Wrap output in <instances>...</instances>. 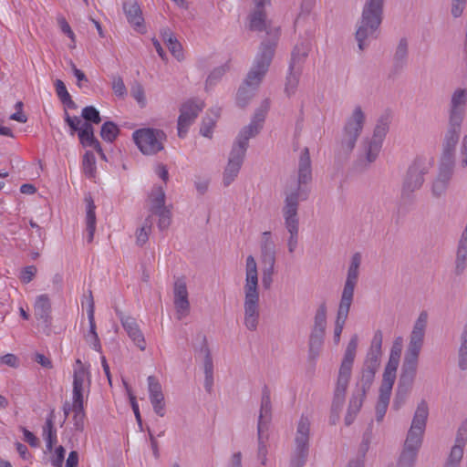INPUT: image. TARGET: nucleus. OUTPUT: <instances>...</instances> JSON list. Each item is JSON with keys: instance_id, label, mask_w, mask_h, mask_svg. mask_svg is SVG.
<instances>
[{"instance_id": "1a4fd4ad", "label": "nucleus", "mask_w": 467, "mask_h": 467, "mask_svg": "<svg viewBox=\"0 0 467 467\" xmlns=\"http://www.w3.org/2000/svg\"><path fill=\"white\" fill-rule=\"evenodd\" d=\"M388 131V119L386 118H380L374 129L372 138L365 140L362 143L364 156L359 158V165L366 169L377 160Z\"/></svg>"}, {"instance_id": "7c9ffc66", "label": "nucleus", "mask_w": 467, "mask_h": 467, "mask_svg": "<svg viewBox=\"0 0 467 467\" xmlns=\"http://www.w3.org/2000/svg\"><path fill=\"white\" fill-rule=\"evenodd\" d=\"M348 382V379L337 378L331 407L332 413H336L337 416L345 402V395Z\"/></svg>"}, {"instance_id": "a878e982", "label": "nucleus", "mask_w": 467, "mask_h": 467, "mask_svg": "<svg viewBox=\"0 0 467 467\" xmlns=\"http://www.w3.org/2000/svg\"><path fill=\"white\" fill-rule=\"evenodd\" d=\"M78 136L82 146L93 148L100 154L101 158L105 159V154L103 153L99 141L94 136V128L90 123H82Z\"/></svg>"}, {"instance_id": "f704fd0d", "label": "nucleus", "mask_w": 467, "mask_h": 467, "mask_svg": "<svg viewBox=\"0 0 467 467\" xmlns=\"http://www.w3.org/2000/svg\"><path fill=\"white\" fill-rule=\"evenodd\" d=\"M351 305L339 303L334 328V341L338 344Z\"/></svg>"}, {"instance_id": "69168bd1", "label": "nucleus", "mask_w": 467, "mask_h": 467, "mask_svg": "<svg viewBox=\"0 0 467 467\" xmlns=\"http://www.w3.org/2000/svg\"><path fill=\"white\" fill-rule=\"evenodd\" d=\"M226 72L225 66L214 68L206 79V87L214 85Z\"/></svg>"}, {"instance_id": "20e7f679", "label": "nucleus", "mask_w": 467, "mask_h": 467, "mask_svg": "<svg viewBox=\"0 0 467 467\" xmlns=\"http://www.w3.org/2000/svg\"><path fill=\"white\" fill-rule=\"evenodd\" d=\"M462 122L448 120L442 142V153L438 163V172L431 182V194L435 198L444 196L451 183L455 171V147L459 141Z\"/></svg>"}, {"instance_id": "c03bdc74", "label": "nucleus", "mask_w": 467, "mask_h": 467, "mask_svg": "<svg viewBox=\"0 0 467 467\" xmlns=\"http://www.w3.org/2000/svg\"><path fill=\"white\" fill-rule=\"evenodd\" d=\"M419 450L404 445L399 459V467H414Z\"/></svg>"}, {"instance_id": "49530a36", "label": "nucleus", "mask_w": 467, "mask_h": 467, "mask_svg": "<svg viewBox=\"0 0 467 467\" xmlns=\"http://www.w3.org/2000/svg\"><path fill=\"white\" fill-rule=\"evenodd\" d=\"M151 228L152 219H150V215H148V217L144 220L142 226L136 232V243L138 245L142 246L147 243L149 235L151 232Z\"/></svg>"}, {"instance_id": "603ef678", "label": "nucleus", "mask_w": 467, "mask_h": 467, "mask_svg": "<svg viewBox=\"0 0 467 467\" xmlns=\"http://www.w3.org/2000/svg\"><path fill=\"white\" fill-rule=\"evenodd\" d=\"M153 215L158 216V228L161 231H164L169 228L171 223V211L168 206L166 208H162L161 211L155 213Z\"/></svg>"}, {"instance_id": "f03ea898", "label": "nucleus", "mask_w": 467, "mask_h": 467, "mask_svg": "<svg viewBox=\"0 0 467 467\" xmlns=\"http://www.w3.org/2000/svg\"><path fill=\"white\" fill-rule=\"evenodd\" d=\"M428 324V313L421 311L414 322L409 337L401 374L392 403V408L399 410L407 401L416 377L419 356L422 349Z\"/></svg>"}, {"instance_id": "aec40b11", "label": "nucleus", "mask_w": 467, "mask_h": 467, "mask_svg": "<svg viewBox=\"0 0 467 467\" xmlns=\"http://www.w3.org/2000/svg\"><path fill=\"white\" fill-rule=\"evenodd\" d=\"M34 316L46 329L50 328L52 324L51 303L47 295L43 294L36 297L34 305Z\"/></svg>"}, {"instance_id": "774afa93", "label": "nucleus", "mask_w": 467, "mask_h": 467, "mask_svg": "<svg viewBox=\"0 0 467 467\" xmlns=\"http://www.w3.org/2000/svg\"><path fill=\"white\" fill-rule=\"evenodd\" d=\"M275 272V265H265V269L263 271L262 283L265 289H268L273 282V275Z\"/></svg>"}, {"instance_id": "b1692460", "label": "nucleus", "mask_w": 467, "mask_h": 467, "mask_svg": "<svg viewBox=\"0 0 467 467\" xmlns=\"http://www.w3.org/2000/svg\"><path fill=\"white\" fill-rule=\"evenodd\" d=\"M265 5H255V9L249 16V19H250L249 27L251 30H254V31L266 30L267 36L265 39H264L262 41V43L264 41H267L270 39L269 32L277 30V32L279 33V28H277V27H275V28L266 27V24H265L266 15L265 12Z\"/></svg>"}, {"instance_id": "c756f323", "label": "nucleus", "mask_w": 467, "mask_h": 467, "mask_svg": "<svg viewBox=\"0 0 467 467\" xmlns=\"http://www.w3.org/2000/svg\"><path fill=\"white\" fill-rule=\"evenodd\" d=\"M348 382V379L337 378L331 407L332 413H336L337 416L345 402V395Z\"/></svg>"}, {"instance_id": "4468645a", "label": "nucleus", "mask_w": 467, "mask_h": 467, "mask_svg": "<svg viewBox=\"0 0 467 467\" xmlns=\"http://www.w3.org/2000/svg\"><path fill=\"white\" fill-rule=\"evenodd\" d=\"M203 107V101L197 99H191L181 106L177 123L178 136L180 138L186 136L189 127L194 122Z\"/></svg>"}, {"instance_id": "e433bc0d", "label": "nucleus", "mask_w": 467, "mask_h": 467, "mask_svg": "<svg viewBox=\"0 0 467 467\" xmlns=\"http://www.w3.org/2000/svg\"><path fill=\"white\" fill-rule=\"evenodd\" d=\"M366 396H361L359 391H355L349 400L347 415L345 417V424L349 426L355 420L357 414L358 413L363 400Z\"/></svg>"}, {"instance_id": "473e14b6", "label": "nucleus", "mask_w": 467, "mask_h": 467, "mask_svg": "<svg viewBox=\"0 0 467 467\" xmlns=\"http://www.w3.org/2000/svg\"><path fill=\"white\" fill-rule=\"evenodd\" d=\"M429 416V406L425 400H421L414 412L410 428L425 431Z\"/></svg>"}, {"instance_id": "8fccbe9b", "label": "nucleus", "mask_w": 467, "mask_h": 467, "mask_svg": "<svg viewBox=\"0 0 467 467\" xmlns=\"http://www.w3.org/2000/svg\"><path fill=\"white\" fill-rule=\"evenodd\" d=\"M81 117L84 119L83 123L99 124L101 121L99 111L94 106H87L82 109Z\"/></svg>"}, {"instance_id": "a18cd8bd", "label": "nucleus", "mask_w": 467, "mask_h": 467, "mask_svg": "<svg viewBox=\"0 0 467 467\" xmlns=\"http://www.w3.org/2000/svg\"><path fill=\"white\" fill-rule=\"evenodd\" d=\"M325 335H309L308 355L310 359H316L323 348Z\"/></svg>"}, {"instance_id": "ddd939ff", "label": "nucleus", "mask_w": 467, "mask_h": 467, "mask_svg": "<svg viewBox=\"0 0 467 467\" xmlns=\"http://www.w3.org/2000/svg\"><path fill=\"white\" fill-rule=\"evenodd\" d=\"M365 122V114L360 106H357L351 116L347 119L344 127L342 139L340 141V150L345 154H349L359 137Z\"/></svg>"}, {"instance_id": "4be33fe9", "label": "nucleus", "mask_w": 467, "mask_h": 467, "mask_svg": "<svg viewBox=\"0 0 467 467\" xmlns=\"http://www.w3.org/2000/svg\"><path fill=\"white\" fill-rule=\"evenodd\" d=\"M400 353L401 348H398V350H390L389 361L385 367L380 386L392 389L396 379L397 368L400 364Z\"/></svg>"}, {"instance_id": "6e6d98bb", "label": "nucleus", "mask_w": 467, "mask_h": 467, "mask_svg": "<svg viewBox=\"0 0 467 467\" xmlns=\"http://www.w3.org/2000/svg\"><path fill=\"white\" fill-rule=\"evenodd\" d=\"M64 119L70 129L71 135L78 132L81 129V124L84 122L78 116L71 117L66 109H64Z\"/></svg>"}, {"instance_id": "cd10ccee", "label": "nucleus", "mask_w": 467, "mask_h": 467, "mask_svg": "<svg viewBox=\"0 0 467 467\" xmlns=\"http://www.w3.org/2000/svg\"><path fill=\"white\" fill-rule=\"evenodd\" d=\"M327 307L325 302H322L316 309L313 324L311 326L310 335H326L327 329Z\"/></svg>"}, {"instance_id": "5701e85b", "label": "nucleus", "mask_w": 467, "mask_h": 467, "mask_svg": "<svg viewBox=\"0 0 467 467\" xmlns=\"http://www.w3.org/2000/svg\"><path fill=\"white\" fill-rule=\"evenodd\" d=\"M174 305L181 316L186 315L189 312L188 291L183 278H178L174 283Z\"/></svg>"}, {"instance_id": "13d9d810", "label": "nucleus", "mask_w": 467, "mask_h": 467, "mask_svg": "<svg viewBox=\"0 0 467 467\" xmlns=\"http://www.w3.org/2000/svg\"><path fill=\"white\" fill-rule=\"evenodd\" d=\"M167 47L169 48L171 55L179 61L184 58L182 47L181 43L174 36L173 38H169V41L166 43Z\"/></svg>"}, {"instance_id": "f8f14e48", "label": "nucleus", "mask_w": 467, "mask_h": 467, "mask_svg": "<svg viewBox=\"0 0 467 467\" xmlns=\"http://www.w3.org/2000/svg\"><path fill=\"white\" fill-rule=\"evenodd\" d=\"M428 172V167L421 159H416L409 167L404 177L400 198L404 202L412 201L413 194L420 190L424 182V175Z\"/></svg>"}, {"instance_id": "4c0bfd02", "label": "nucleus", "mask_w": 467, "mask_h": 467, "mask_svg": "<svg viewBox=\"0 0 467 467\" xmlns=\"http://www.w3.org/2000/svg\"><path fill=\"white\" fill-rule=\"evenodd\" d=\"M391 390L392 389L385 388L383 386H380L379 388V401L376 407V417L378 421L382 420L386 414L389 403Z\"/></svg>"}, {"instance_id": "dca6fc26", "label": "nucleus", "mask_w": 467, "mask_h": 467, "mask_svg": "<svg viewBox=\"0 0 467 467\" xmlns=\"http://www.w3.org/2000/svg\"><path fill=\"white\" fill-rule=\"evenodd\" d=\"M360 265L361 254L359 253H355L350 260V264L347 274V279L345 281L339 303L352 305L355 287L358 280Z\"/></svg>"}, {"instance_id": "6ab92c4d", "label": "nucleus", "mask_w": 467, "mask_h": 467, "mask_svg": "<svg viewBox=\"0 0 467 467\" xmlns=\"http://www.w3.org/2000/svg\"><path fill=\"white\" fill-rule=\"evenodd\" d=\"M271 391L270 389L266 385H265L262 389L261 405L257 423V431L260 433V435L264 433L265 431H267L268 424L271 421Z\"/></svg>"}, {"instance_id": "4d7b16f0", "label": "nucleus", "mask_w": 467, "mask_h": 467, "mask_svg": "<svg viewBox=\"0 0 467 467\" xmlns=\"http://www.w3.org/2000/svg\"><path fill=\"white\" fill-rule=\"evenodd\" d=\"M130 94L140 107H144L146 105L144 88L140 82L135 81L132 84L130 88Z\"/></svg>"}, {"instance_id": "72a5a7b5", "label": "nucleus", "mask_w": 467, "mask_h": 467, "mask_svg": "<svg viewBox=\"0 0 467 467\" xmlns=\"http://www.w3.org/2000/svg\"><path fill=\"white\" fill-rule=\"evenodd\" d=\"M150 200V208L149 212L150 215V219H152V216L155 213H158L162 210V208L168 207L165 205L166 196L164 190L162 187H154L149 196Z\"/></svg>"}, {"instance_id": "de8ad7c7", "label": "nucleus", "mask_w": 467, "mask_h": 467, "mask_svg": "<svg viewBox=\"0 0 467 467\" xmlns=\"http://www.w3.org/2000/svg\"><path fill=\"white\" fill-rule=\"evenodd\" d=\"M119 133V129L112 121H106L102 124L100 130L101 138L108 142H113Z\"/></svg>"}, {"instance_id": "423d86ee", "label": "nucleus", "mask_w": 467, "mask_h": 467, "mask_svg": "<svg viewBox=\"0 0 467 467\" xmlns=\"http://www.w3.org/2000/svg\"><path fill=\"white\" fill-rule=\"evenodd\" d=\"M244 324L250 331H255L259 324V287L257 265L253 255H248L245 265V284L244 286Z\"/></svg>"}, {"instance_id": "37998d69", "label": "nucleus", "mask_w": 467, "mask_h": 467, "mask_svg": "<svg viewBox=\"0 0 467 467\" xmlns=\"http://www.w3.org/2000/svg\"><path fill=\"white\" fill-rule=\"evenodd\" d=\"M302 74V70L300 68L290 69L288 68V74L286 76L285 85V92L290 97L294 95L296 91V88L299 84L300 76Z\"/></svg>"}, {"instance_id": "6e6552de", "label": "nucleus", "mask_w": 467, "mask_h": 467, "mask_svg": "<svg viewBox=\"0 0 467 467\" xmlns=\"http://www.w3.org/2000/svg\"><path fill=\"white\" fill-rule=\"evenodd\" d=\"M382 340V332L377 330L374 333L369 349L363 363L360 378L356 386L355 391H359L361 396H366L367 392L369 390L374 381L376 372L380 366Z\"/></svg>"}, {"instance_id": "393cba45", "label": "nucleus", "mask_w": 467, "mask_h": 467, "mask_svg": "<svg viewBox=\"0 0 467 467\" xmlns=\"http://www.w3.org/2000/svg\"><path fill=\"white\" fill-rule=\"evenodd\" d=\"M261 260L264 265H275V244L272 240L271 232L266 231L262 234L260 243Z\"/></svg>"}, {"instance_id": "412c9836", "label": "nucleus", "mask_w": 467, "mask_h": 467, "mask_svg": "<svg viewBox=\"0 0 467 467\" xmlns=\"http://www.w3.org/2000/svg\"><path fill=\"white\" fill-rule=\"evenodd\" d=\"M120 322L123 328L126 330L129 337L133 343L140 349H146V341L142 332L140 331L136 319L130 316H121Z\"/></svg>"}, {"instance_id": "0e129e2a", "label": "nucleus", "mask_w": 467, "mask_h": 467, "mask_svg": "<svg viewBox=\"0 0 467 467\" xmlns=\"http://www.w3.org/2000/svg\"><path fill=\"white\" fill-rule=\"evenodd\" d=\"M112 89L118 97L122 98L127 94V88L121 77L114 76L112 78Z\"/></svg>"}, {"instance_id": "2eb2a0df", "label": "nucleus", "mask_w": 467, "mask_h": 467, "mask_svg": "<svg viewBox=\"0 0 467 467\" xmlns=\"http://www.w3.org/2000/svg\"><path fill=\"white\" fill-rule=\"evenodd\" d=\"M90 373L86 368H76L73 375L72 407H84L90 392Z\"/></svg>"}, {"instance_id": "58836bf2", "label": "nucleus", "mask_w": 467, "mask_h": 467, "mask_svg": "<svg viewBox=\"0 0 467 467\" xmlns=\"http://www.w3.org/2000/svg\"><path fill=\"white\" fill-rule=\"evenodd\" d=\"M87 202V214H86V223H87V231H88V242L91 243L94 237V234L96 231V213L95 209L96 206L94 204L93 200L89 198H86Z\"/></svg>"}, {"instance_id": "c85d7f7f", "label": "nucleus", "mask_w": 467, "mask_h": 467, "mask_svg": "<svg viewBox=\"0 0 467 467\" xmlns=\"http://www.w3.org/2000/svg\"><path fill=\"white\" fill-rule=\"evenodd\" d=\"M467 267V234L462 233L458 243L454 274L461 275Z\"/></svg>"}, {"instance_id": "09e8293b", "label": "nucleus", "mask_w": 467, "mask_h": 467, "mask_svg": "<svg viewBox=\"0 0 467 467\" xmlns=\"http://www.w3.org/2000/svg\"><path fill=\"white\" fill-rule=\"evenodd\" d=\"M424 433L425 431L421 430L410 428L407 433L404 445L420 449L423 441Z\"/></svg>"}, {"instance_id": "2f4dec72", "label": "nucleus", "mask_w": 467, "mask_h": 467, "mask_svg": "<svg viewBox=\"0 0 467 467\" xmlns=\"http://www.w3.org/2000/svg\"><path fill=\"white\" fill-rule=\"evenodd\" d=\"M310 47L307 42H301L297 44L291 54V60L289 63L290 69L300 68L302 70L303 64L308 56Z\"/></svg>"}, {"instance_id": "0eeeda50", "label": "nucleus", "mask_w": 467, "mask_h": 467, "mask_svg": "<svg viewBox=\"0 0 467 467\" xmlns=\"http://www.w3.org/2000/svg\"><path fill=\"white\" fill-rule=\"evenodd\" d=\"M385 0H366L357 25L356 40L359 50L367 48L376 39L383 19Z\"/></svg>"}, {"instance_id": "39448f33", "label": "nucleus", "mask_w": 467, "mask_h": 467, "mask_svg": "<svg viewBox=\"0 0 467 467\" xmlns=\"http://www.w3.org/2000/svg\"><path fill=\"white\" fill-rule=\"evenodd\" d=\"M270 39L261 43L258 53L255 56L254 65L247 77L237 92V104L244 108L254 97L255 89L261 84L273 60L275 47L278 42V32H269Z\"/></svg>"}, {"instance_id": "680f3d73", "label": "nucleus", "mask_w": 467, "mask_h": 467, "mask_svg": "<svg viewBox=\"0 0 467 467\" xmlns=\"http://www.w3.org/2000/svg\"><path fill=\"white\" fill-rule=\"evenodd\" d=\"M216 119L211 117L203 118L200 128V133L207 138L212 137L213 129L215 126Z\"/></svg>"}, {"instance_id": "e2e57ef3", "label": "nucleus", "mask_w": 467, "mask_h": 467, "mask_svg": "<svg viewBox=\"0 0 467 467\" xmlns=\"http://www.w3.org/2000/svg\"><path fill=\"white\" fill-rule=\"evenodd\" d=\"M150 400L154 412L160 417H163L165 415L164 395L150 397Z\"/></svg>"}, {"instance_id": "bf43d9fd", "label": "nucleus", "mask_w": 467, "mask_h": 467, "mask_svg": "<svg viewBox=\"0 0 467 467\" xmlns=\"http://www.w3.org/2000/svg\"><path fill=\"white\" fill-rule=\"evenodd\" d=\"M201 351L204 354L203 369L205 376L213 375V363L211 351L206 344H204Z\"/></svg>"}, {"instance_id": "7ed1b4c3", "label": "nucleus", "mask_w": 467, "mask_h": 467, "mask_svg": "<svg viewBox=\"0 0 467 467\" xmlns=\"http://www.w3.org/2000/svg\"><path fill=\"white\" fill-rule=\"evenodd\" d=\"M268 109L269 102L265 99L255 110L250 124L244 127L236 137L223 171V182L225 187H228L237 177L245 157L248 141L263 129Z\"/></svg>"}, {"instance_id": "a211bd4d", "label": "nucleus", "mask_w": 467, "mask_h": 467, "mask_svg": "<svg viewBox=\"0 0 467 467\" xmlns=\"http://www.w3.org/2000/svg\"><path fill=\"white\" fill-rule=\"evenodd\" d=\"M123 12L129 24L140 34L146 33L144 18L137 0H126L122 5Z\"/></svg>"}, {"instance_id": "5fc2aeb1", "label": "nucleus", "mask_w": 467, "mask_h": 467, "mask_svg": "<svg viewBox=\"0 0 467 467\" xmlns=\"http://www.w3.org/2000/svg\"><path fill=\"white\" fill-rule=\"evenodd\" d=\"M358 348V337L355 335L351 337L349 340L347 348L345 350L343 362L349 363L353 365L355 357H356V351Z\"/></svg>"}, {"instance_id": "3c124183", "label": "nucleus", "mask_w": 467, "mask_h": 467, "mask_svg": "<svg viewBox=\"0 0 467 467\" xmlns=\"http://www.w3.org/2000/svg\"><path fill=\"white\" fill-rule=\"evenodd\" d=\"M83 170L86 175L93 178L96 171V158L93 152L88 150L83 157Z\"/></svg>"}, {"instance_id": "9b49d317", "label": "nucleus", "mask_w": 467, "mask_h": 467, "mask_svg": "<svg viewBox=\"0 0 467 467\" xmlns=\"http://www.w3.org/2000/svg\"><path fill=\"white\" fill-rule=\"evenodd\" d=\"M309 434L310 420L302 415L297 423L295 449L290 461L291 467H303L306 464L309 454Z\"/></svg>"}, {"instance_id": "864d4df0", "label": "nucleus", "mask_w": 467, "mask_h": 467, "mask_svg": "<svg viewBox=\"0 0 467 467\" xmlns=\"http://www.w3.org/2000/svg\"><path fill=\"white\" fill-rule=\"evenodd\" d=\"M73 415V424L74 428L78 431H83L85 428V410L84 407H72Z\"/></svg>"}, {"instance_id": "f3484780", "label": "nucleus", "mask_w": 467, "mask_h": 467, "mask_svg": "<svg viewBox=\"0 0 467 467\" xmlns=\"http://www.w3.org/2000/svg\"><path fill=\"white\" fill-rule=\"evenodd\" d=\"M467 90L458 88L451 94L448 109V120L462 122L465 116Z\"/></svg>"}, {"instance_id": "ea45409f", "label": "nucleus", "mask_w": 467, "mask_h": 467, "mask_svg": "<svg viewBox=\"0 0 467 467\" xmlns=\"http://www.w3.org/2000/svg\"><path fill=\"white\" fill-rule=\"evenodd\" d=\"M408 53V41L406 38H401L396 47L393 57L394 67L397 69H401L406 66Z\"/></svg>"}, {"instance_id": "a19ab883", "label": "nucleus", "mask_w": 467, "mask_h": 467, "mask_svg": "<svg viewBox=\"0 0 467 467\" xmlns=\"http://www.w3.org/2000/svg\"><path fill=\"white\" fill-rule=\"evenodd\" d=\"M56 92L60 99L61 103L66 107L65 109H76L78 108L76 102L72 99L70 94L68 93L65 83L57 79L55 81Z\"/></svg>"}, {"instance_id": "c9c22d12", "label": "nucleus", "mask_w": 467, "mask_h": 467, "mask_svg": "<svg viewBox=\"0 0 467 467\" xmlns=\"http://www.w3.org/2000/svg\"><path fill=\"white\" fill-rule=\"evenodd\" d=\"M54 410H52L43 427V437L48 451H52L54 444L57 442V430L54 426Z\"/></svg>"}, {"instance_id": "9d476101", "label": "nucleus", "mask_w": 467, "mask_h": 467, "mask_svg": "<svg viewBox=\"0 0 467 467\" xmlns=\"http://www.w3.org/2000/svg\"><path fill=\"white\" fill-rule=\"evenodd\" d=\"M132 139L144 155H155L164 149L163 143L167 136L161 130L143 128L135 130Z\"/></svg>"}, {"instance_id": "bb28decb", "label": "nucleus", "mask_w": 467, "mask_h": 467, "mask_svg": "<svg viewBox=\"0 0 467 467\" xmlns=\"http://www.w3.org/2000/svg\"><path fill=\"white\" fill-rule=\"evenodd\" d=\"M94 300L92 296V292L89 291V298H88V318L89 323V331L85 336L86 341L96 350L100 351L101 345L99 338V336L96 331V323L94 317Z\"/></svg>"}, {"instance_id": "f257e3e1", "label": "nucleus", "mask_w": 467, "mask_h": 467, "mask_svg": "<svg viewBox=\"0 0 467 467\" xmlns=\"http://www.w3.org/2000/svg\"><path fill=\"white\" fill-rule=\"evenodd\" d=\"M312 180L311 160L308 148L305 147L300 154L297 171V186L285 192V204L282 208L284 224L289 234L287 249L293 254L299 239L298 206L300 201H306L309 195L307 184Z\"/></svg>"}, {"instance_id": "338daca9", "label": "nucleus", "mask_w": 467, "mask_h": 467, "mask_svg": "<svg viewBox=\"0 0 467 467\" xmlns=\"http://www.w3.org/2000/svg\"><path fill=\"white\" fill-rule=\"evenodd\" d=\"M467 0H451V13L454 18L460 17L466 6Z\"/></svg>"}, {"instance_id": "052dcab7", "label": "nucleus", "mask_w": 467, "mask_h": 467, "mask_svg": "<svg viewBox=\"0 0 467 467\" xmlns=\"http://www.w3.org/2000/svg\"><path fill=\"white\" fill-rule=\"evenodd\" d=\"M147 380L150 398L163 395L161 385L154 376H149Z\"/></svg>"}, {"instance_id": "79ce46f5", "label": "nucleus", "mask_w": 467, "mask_h": 467, "mask_svg": "<svg viewBox=\"0 0 467 467\" xmlns=\"http://www.w3.org/2000/svg\"><path fill=\"white\" fill-rule=\"evenodd\" d=\"M467 441V430L460 428L457 431L455 444L452 446L450 456L453 459H462L463 448Z\"/></svg>"}]
</instances>
